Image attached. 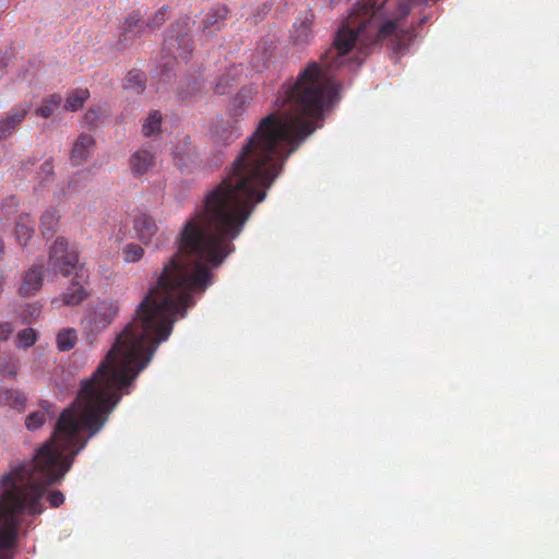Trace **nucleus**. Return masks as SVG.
<instances>
[{
  "label": "nucleus",
  "mask_w": 559,
  "mask_h": 559,
  "mask_svg": "<svg viewBox=\"0 0 559 559\" xmlns=\"http://www.w3.org/2000/svg\"><path fill=\"white\" fill-rule=\"evenodd\" d=\"M155 154L146 147L136 150L130 157V169L134 176L148 174L155 168Z\"/></svg>",
  "instance_id": "nucleus-5"
},
{
  "label": "nucleus",
  "mask_w": 559,
  "mask_h": 559,
  "mask_svg": "<svg viewBox=\"0 0 559 559\" xmlns=\"http://www.w3.org/2000/svg\"><path fill=\"white\" fill-rule=\"evenodd\" d=\"M46 404L47 403L44 402L41 404L40 409L35 411V412L31 413L29 415H27V417L25 418V426L28 430L33 431V430L39 429L46 423L47 413H48L47 408H45Z\"/></svg>",
  "instance_id": "nucleus-19"
},
{
  "label": "nucleus",
  "mask_w": 559,
  "mask_h": 559,
  "mask_svg": "<svg viewBox=\"0 0 559 559\" xmlns=\"http://www.w3.org/2000/svg\"><path fill=\"white\" fill-rule=\"evenodd\" d=\"M41 180H48L53 175V165L51 159H47L40 166Z\"/></svg>",
  "instance_id": "nucleus-29"
},
{
  "label": "nucleus",
  "mask_w": 559,
  "mask_h": 559,
  "mask_svg": "<svg viewBox=\"0 0 559 559\" xmlns=\"http://www.w3.org/2000/svg\"><path fill=\"white\" fill-rule=\"evenodd\" d=\"M143 254L144 250L138 243H129L122 250L123 260L128 263L140 261Z\"/></svg>",
  "instance_id": "nucleus-22"
},
{
  "label": "nucleus",
  "mask_w": 559,
  "mask_h": 559,
  "mask_svg": "<svg viewBox=\"0 0 559 559\" xmlns=\"http://www.w3.org/2000/svg\"><path fill=\"white\" fill-rule=\"evenodd\" d=\"M34 225L35 222L29 214L19 216L15 223V238L22 247L26 246L27 241L33 237Z\"/></svg>",
  "instance_id": "nucleus-12"
},
{
  "label": "nucleus",
  "mask_w": 559,
  "mask_h": 559,
  "mask_svg": "<svg viewBox=\"0 0 559 559\" xmlns=\"http://www.w3.org/2000/svg\"><path fill=\"white\" fill-rule=\"evenodd\" d=\"M118 312L119 304L112 299L102 300L93 306L86 317L87 336H97L104 332L114 322Z\"/></svg>",
  "instance_id": "nucleus-3"
},
{
  "label": "nucleus",
  "mask_w": 559,
  "mask_h": 559,
  "mask_svg": "<svg viewBox=\"0 0 559 559\" xmlns=\"http://www.w3.org/2000/svg\"><path fill=\"white\" fill-rule=\"evenodd\" d=\"M100 118V110L96 108H91L85 115H84V122L86 126L92 127L96 124V122Z\"/></svg>",
  "instance_id": "nucleus-28"
},
{
  "label": "nucleus",
  "mask_w": 559,
  "mask_h": 559,
  "mask_svg": "<svg viewBox=\"0 0 559 559\" xmlns=\"http://www.w3.org/2000/svg\"><path fill=\"white\" fill-rule=\"evenodd\" d=\"M43 286V266L35 265L24 275L19 293L23 297L36 294Z\"/></svg>",
  "instance_id": "nucleus-8"
},
{
  "label": "nucleus",
  "mask_w": 559,
  "mask_h": 559,
  "mask_svg": "<svg viewBox=\"0 0 559 559\" xmlns=\"http://www.w3.org/2000/svg\"><path fill=\"white\" fill-rule=\"evenodd\" d=\"M239 135H240V131L237 128H234L229 132L227 141L231 142V141L236 140L237 138H239Z\"/></svg>",
  "instance_id": "nucleus-31"
},
{
  "label": "nucleus",
  "mask_w": 559,
  "mask_h": 559,
  "mask_svg": "<svg viewBox=\"0 0 559 559\" xmlns=\"http://www.w3.org/2000/svg\"><path fill=\"white\" fill-rule=\"evenodd\" d=\"M16 372L17 361L14 358H10L0 365V373L3 376L15 377Z\"/></svg>",
  "instance_id": "nucleus-26"
},
{
  "label": "nucleus",
  "mask_w": 559,
  "mask_h": 559,
  "mask_svg": "<svg viewBox=\"0 0 559 559\" xmlns=\"http://www.w3.org/2000/svg\"><path fill=\"white\" fill-rule=\"evenodd\" d=\"M37 340V333L34 329H23L17 333L16 346L19 348H28L35 344Z\"/></svg>",
  "instance_id": "nucleus-21"
},
{
  "label": "nucleus",
  "mask_w": 559,
  "mask_h": 559,
  "mask_svg": "<svg viewBox=\"0 0 559 559\" xmlns=\"http://www.w3.org/2000/svg\"><path fill=\"white\" fill-rule=\"evenodd\" d=\"M47 499L51 508H58L64 502V496L60 490L51 491Z\"/></svg>",
  "instance_id": "nucleus-27"
},
{
  "label": "nucleus",
  "mask_w": 559,
  "mask_h": 559,
  "mask_svg": "<svg viewBox=\"0 0 559 559\" xmlns=\"http://www.w3.org/2000/svg\"><path fill=\"white\" fill-rule=\"evenodd\" d=\"M59 223V215L56 209H47L41 217L39 223V229L44 237H50L56 231V228Z\"/></svg>",
  "instance_id": "nucleus-13"
},
{
  "label": "nucleus",
  "mask_w": 559,
  "mask_h": 559,
  "mask_svg": "<svg viewBox=\"0 0 559 559\" xmlns=\"http://www.w3.org/2000/svg\"><path fill=\"white\" fill-rule=\"evenodd\" d=\"M143 14L140 10L131 12L124 20L123 31L131 32L134 27L140 25Z\"/></svg>",
  "instance_id": "nucleus-25"
},
{
  "label": "nucleus",
  "mask_w": 559,
  "mask_h": 559,
  "mask_svg": "<svg viewBox=\"0 0 559 559\" xmlns=\"http://www.w3.org/2000/svg\"><path fill=\"white\" fill-rule=\"evenodd\" d=\"M163 116L158 110L150 112L148 117L142 124V134L144 136H151L160 131Z\"/></svg>",
  "instance_id": "nucleus-18"
},
{
  "label": "nucleus",
  "mask_w": 559,
  "mask_h": 559,
  "mask_svg": "<svg viewBox=\"0 0 559 559\" xmlns=\"http://www.w3.org/2000/svg\"><path fill=\"white\" fill-rule=\"evenodd\" d=\"M90 92L87 88H75L68 93L64 109L68 111H78L88 99Z\"/></svg>",
  "instance_id": "nucleus-14"
},
{
  "label": "nucleus",
  "mask_w": 559,
  "mask_h": 559,
  "mask_svg": "<svg viewBox=\"0 0 559 559\" xmlns=\"http://www.w3.org/2000/svg\"><path fill=\"white\" fill-rule=\"evenodd\" d=\"M178 45V55L182 59H188L193 50L191 38L185 35H178L176 38H169L168 44L174 46V43Z\"/></svg>",
  "instance_id": "nucleus-20"
},
{
  "label": "nucleus",
  "mask_w": 559,
  "mask_h": 559,
  "mask_svg": "<svg viewBox=\"0 0 559 559\" xmlns=\"http://www.w3.org/2000/svg\"><path fill=\"white\" fill-rule=\"evenodd\" d=\"M80 267H83V265L79 263L76 250L69 248L66 238L58 237L49 249L48 272L60 273L67 277L80 272Z\"/></svg>",
  "instance_id": "nucleus-2"
},
{
  "label": "nucleus",
  "mask_w": 559,
  "mask_h": 559,
  "mask_svg": "<svg viewBox=\"0 0 559 559\" xmlns=\"http://www.w3.org/2000/svg\"><path fill=\"white\" fill-rule=\"evenodd\" d=\"M0 405L23 409L25 399L15 390L0 389Z\"/></svg>",
  "instance_id": "nucleus-17"
},
{
  "label": "nucleus",
  "mask_w": 559,
  "mask_h": 559,
  "mask_svg": "<svg viewBox=\"0 0 559 559\" xmlns=\"http://www.w3.org/2000/svg\"><path fill=\"white\" fill-rule=\"evenodd\" d=\"M121 393H78L64 408L49 440L29 462L2 476L0 485V559H13L22 514H41L47 488L61 480L91 437L102 430Z\"/></svg>",
  "instance_id": "nucleus-1"
},
{
  "label": "nucleus",
  "mask_w": 559,
  "mask_h": 559,
  "mask_svg": "<svg viewBox=\"0 0 559 559\" xmlns=\"http://www.w3.org/2000/svg\"><path fill=\"white\" fill-rule=\"evenodd\" d=\"M27 109L20 107L12 109L8 116L0 120V141L7 140L25 120Z\"/></svg>",
  "instance_id": "nucleus-10"
},
{
  "label": "nucleus",
  "mask_w": 559,
  "mask_h": 559,
  "mask_svg": "<svg viewBox=\"0 0 559 559\" xmlns=\"http://www.w3.org/2000/svg\"><path fill=\"white\" fill-rule=\"evenodd\" d=\"M3 252H4V243H3L2 239L0 238V258L2 257Z\"/></svg>",
  "instance_id": "nucleus-32"
},
{
  "label": "nucleus",
  "mask_w": 559,
  "mask_h": 559,
  "mask_svg": "<svg viewBox=\"0 0 559 559\" xmlns=\"http://www.w3.org/2000/svg\"><path fill=\"white\" fill-rule=\"evenodd\" d=\"M75 277L62 294V302L66 306H76L85 300L88 296L84 285L86 283L87 274L84 267H80V272L74 273Z\"/></svg>",
  "instance_id": "nucleus-4"
},
{
  "label": "nucleus",
  "mask_w": 559,
  "mask_h": 559,
  "mask_svg": "<svg viewBox=\"0 0 559 559\" xmlns=\"http://www.w3.org/2000/svg\"><path fill=\"white\" fill-rule=\"evenodd\" d=\"M95 147V140L91 134L82 133L73 143L70 159L74 166L82 165Z\"/></svg>",
  "instance_id": "nucleus-7"
},
{
  "label": "nucleus",
  "mask_w": 559,
  "mask_h": 559,
  "mask_svg": "<svg viewBox=\"0 0 559 559\" xmlns=\"http://www.w3.org/2000/svg\"><path fill=\"white\" fill-rule=\"evenodd\" d=\"M127 82L129 86L135 87L140 93L144 90L145 75L141 72L131 71L128 74Z\"/></svg>",
  "instance_id": "nucleus-24"
},
{
  "label": "nucleus",
  "mask_w": 559,
  "mask_h": 559,
  "mask_svg": "<svg viewBox=\"0 0 559 559\" xmlns=\"http://www.w3.org/2000/svg\"><path fill=\"white\" fill-rule=\"evenodd\" d=\"M14 326L10 322L0 323V341H7L13 333Z\"/></svg>",
  "instance_id": "nucleus-30"
},
{
  "label": "nucleus",
  "mask_w": 559,
  "mask_h": 559,
  "mask_svg": "<svg viewBox=\"0 0 559 559\" xmlns=\"http://www.w3.org/2000/svg\"><path fill=\"white\" fill-rule=\"evenodd\" d=\"M228 15V9L219 5L210 10L201 22L202 33L212 35L225 26V20Z\"/></svg>",
  "instance_id": "nucleus-6"
},
{
  "label": "nucleus",
  "mask_w": 559,
  "mask_h": 559,
  "mask_svg": "<svg viewBox=\"0 0 559 559\" xmlns=\"http://www.w3.org/2000/svg\"><path fill=\"white\" fill-rule=\"evenodd\" d=\"M168 10H169V7L168 5H163L162 8H159L156 13L154 14V16H152L145 24V26L150 29H154V28H157L159 26H162L165 21H166V16H167V13H168Z\"/></svg>",
  "instance_id": "nucleus-23"
},
{
  "label": "nucleus",
  "mask_w": 559,
  "mask_h": 559,
  "mask_svg": "<svg viewBox=\"0 0 559 559\" xmlns=\"http://www.w3.org/2000/svg\"><path fill=\"white\" fill-rule=\"evenodd\" d=\"M78 341L76 331L72 328L62 329L58 332L56 344L60 352H68L72 349Z\"/></svg>",
  "instance_id": "nucleus-16"
},
{
  "label": "nucleus",
  "mask_w": 559,
  "mask_h": 559,
  "mask_svg": "<svg viewBox=\"0 0 559 559\" xmlns=\"http://www.w3.org/2000/svg\"><path fill=\"white\" fill-rule=\"evenodd\" d=\"M134 229L136 230L140 240L146 245L153 241V237L158 231V227L154 218L145 213L136 215L134 218Z\"/></svg>",
  "instance_id": "nucleus-11"
},
{
  "label": "nucleus",
  "mask_w": 559,
  "mask_h": 559,
  "mask_svg": "<svg viewBox=\"0 0 559 559\" xmlns=\"http://www.w3.org/2000/svg\"><path fill=\"white\" fill-rule=\"evenodd\" d=\"M241 74L242 67L240 64H231L227 67L225 71L221 75H218L214 84V92L218 95H225L229 93L230 88L239 80Z\"/></svg>",
  "instance_id": "nucleus-9"
},
{
  "label": "nucleus",
  "mask_w": 559,
  "mask_h": 559,
  "mask_svg": "<svg viewBox=\"0 0 559 559\" xmlns=\"http://www.w3.org/2000/svg\"><path fill=\"white\" fill-rule=\"evenodd\" d=\"M61 103L62 96L59 93L51 94L43 99L41 105L36 109V115L47 119L60 107Z\"/></svg>",
  "instance_id": "nucleus-15"
}]
</instances>
